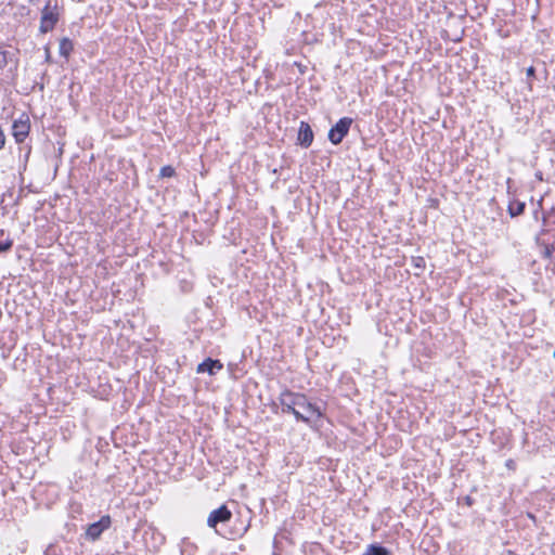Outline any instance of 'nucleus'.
<instances>
[{
  "label": "nucleus",
  "mask_w": 555,
  "mask_h": 555,
  "mask_svg": "<svg viewBox=\"0 0 555 555\" xmlns=\"http://www.w3.org/2000/svg\"><path fill=\"white\" fill-rule=\"evenodd\" d=\"M280 402L283 412H292L298 421L310 423L322 415L320 409L301 393L284 391L281 393Z\"/></svg>",
  "instance_id": "nucleus-1"
},
{
  "label": "nucleus",
  "mask_w": 555,
  "mask_h": 555,
  "mask_svg": "<svg viewBox=\"0 0 555 555\" xmlns=\"http://www.w3.org/2000/svg\"><path fill=\"white\" fill-rule=\"evenodd\" d=\"M352 124V119L348 117H344L337 121V124L331 128L328 132V140L333 144H339L343 139L348 133L350 126Z\"/></svg>",
  "instance_id": "nucleus-2"
},
{
  "label": "nucleus",
  "mask_w": 555,
  "mask_h": 555,
  "mask_svg": "<svg viewBox=\"0 0 555 555\" xmlns=\"http://www.w3.org/2000/svg\"><path fill=\"white\" fill-rule=\"evenodd\" d=\"M59 21V13L56 11V7H51L50 3H48L41 13V20H40V31L41 33H48L53 29L55 24Z\"/></svg>",
  "instance_id": "nucleus-3"
},
{
  "label": "nucleus",
  "mask_w": 555,
  "mask_h": 555,
  "mask_svg": "<svg viewBox=\"0 0 555 555\" xmlns=\"http://www.w3.org/2000/svg\"><path fill=\"white\" fill-rule=\"evenodd\" d=\"M231 517V511L225 505H222L209 514L207 518V526L216 529L218 524L228 522Z\"/></svg>",
  "instance_id": "nucleus-4"
},
{
  "label": "nucleus",
  "mask_w": 555,
  "mask_h": 555,
  "mask_svg": "<svg viewBox=\"0 0 555 555\" xmlns=\"http://www.w3.org/2000/svg\"><path fill=\"white\" fill-rule=\"evenodd\" d=\"M111 526V517L109 516H102L101 519L96 522H93L88 526L86 530V537L92 541L100 538L102 532L106 529H108Z\"/></svg>",
  "instance_id": "nucleus-5"
},
{
  "label": "nucleus",
  "mask_w": 555,
  "mask_h": 555,
  "mask_svg": "<svg viewBox=\"0 0 555 555\" xmlns=\"http://www.w3.org/2000/svg\"><path fill=\"white\" fill-rule=\"evenodd\" d=\"M297 140L300 145L308 147L313 141V132L310 125L306 121H301L299 126Z\"/></svg>",
  "instance_id": "nucleus-6"
},
{
  "label": "nucleus",
  "mask_w": 555,
  "mask_h": 555,
  "mask_svg": "<svg viewBox=\"0 0 555 555\" xmlns=\"http://www.w3.org/2000/svg\"><path fill=\"white\" fill-rule=\"evenodd\" d=\"M13 137L17 142H23L29 132L27 120H15L12 126Z\"/></svg>",
  "instance_id": "nucleus-7"
},
{
  "label": "nucleus",
  "mask_w": 555,
  "mask_h": 555,
  "mask_svg": "<svg viewBox=\"0 0 555 555\" xmlns=\"http://www.w3.org/2000/svg\"><path fill=\"white\" fill-rule=\"evenodd\" d=\"M222 369V363L219 360L207 359L197 366L198 373L207 372L214 375L217 371Z\"/></svg>",
  "instance_id": "nucleus-8"
},
{
  "label": "nucleus",
  "mask_w": 555,
  "mask_h": 555,
  "mask_svg": "<svg viewBox=\"0 0 555 555\" xmlns=\"http://www.w3.org/2000/svg\"><path fill=\"white\" fill-rule=\"evenodd\" d=\"M524 209H525L524 202L514 201V202H511L508 205V212L512 217L521 215L524 212Z\"/></svg>",
  "instance_id": "nucleus-9"
},
{
  "label": "nucleus",
  "mask_w": 555,
  "mask_h": 555,
  "mask_svg": "<svg viewBox=\"0 0 555 555\" xmlns=\"http://www.w3.org/2000/svg\"><path fill=\"white\" fill-rule=\"evenodd\" d=\"M362 555H389V551L383 546L371 544Z\"/></svg>",
  "instance_id": "nucleus-10"
},
{
  "label": "nucleus",
  "mask_w": 555,
  "mask_h": 555,
  "mask_svg": "<svg viewBox=\"0 0 555 555\" xmlns=\"http://www.w3.org/2000/svg\"><path fill=\"white\" fill-rule=\"evenodd\" d=\"M73 50L72 41L67 38H64L60 42V53L64 56H68V54Z\"/></svg>",
  "instance_id": "nucleus-11"
},
{
  "label": "nucleus",
  "mask_w": 555,
  "mask_h": 555,
  "mask_svg": "<svg viewBox=\"0 0 555 555\" xmlns=\"http://www.w3.org/2000/svg\"><path fill=\"white\" fill-rule=\"evenodd\" d=\"M4 234H5L4 230H0V237L4 236ZM11 246H12V241H10L9 238H5V240L0 238V253L10 249Z\"/></svg>",
  "instance_id": "nucleus-12"
},
{
  "label": "nucleus",
  "mask_w": 555,
  "mask_h": 555,
  "mask_svg": "<svg viewBox=\"0 0 555 555\" xmlns=\"http://www.w3.org/2000/svg\"><path fill=\"white\" fill-rule=\"evenodd\" d=\"M175 175V169L171 166H164L160 169L159 176L162 178H170Z\"/></svg>",
  "instance_id": "nucleus-13"
},
{
  "label": "nucleus",
  "mask_w": 555,
  "mask_h": 555,
  "mask_svg": "<svg viewBox=\"0 0 555 555\" xmlns=\"http://www.w3.org/2000/svg\"><path fill=\"white\" fill-rule=\"evenodd\" d=\"M414 267L417 269H424L425 260L422 257H417L413 259Z\"/></svg>",
  "instance_id": "nucleus-14"
},
{
  "label": "nucleus",
  "mask_w": 555,
  "mask_h": 555,
  "mask_svg": "<svg viewBox=\"0 0 555 555\" xmlns=\"http://www.w3.org/2000/svg\"><path fill=\"white\" fill-rule=\"evenodd\" d=\"M526 73H527L528 77H532V76H534L535 69L533 66H530L527 68Z\"/></svg>",
  "instance_id": "nucleus-15"
},
{
  "label": "nucleus",
  "mask_w": 555,
  "mask_h": 555,
  "mask_svg": "<svg viewBox=\"0 0 555 555\" xmlns=\"http://www.w3.org/2000/svg\"><path fill=\"white\" fill-rule=\"evenodd\" d=\"M544 255H545V257H550L551 256V249H550L548 246H545Z\"/></svg>",
  "instance_id": "nucleus-16"
},
{
  "label": "nucleus",
  "mask_w": 555,
  "mask_h": 555,
  "mask_svg": "<svg viewBox=\"0 0 555 555\" xmlns=\"http://www.w3.org/2000/svg\"><path fill=\"white\" fill-rule=\"evenodd\" d=\"M553 358H555V350H554V352H553Z\"/></svg>",
  "instance_id": "nucleus-17"
}]
</instances>
